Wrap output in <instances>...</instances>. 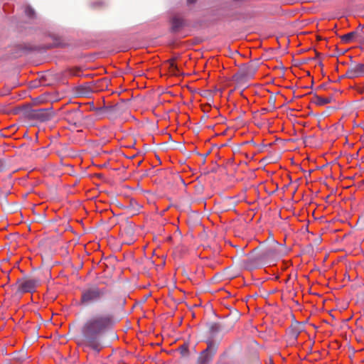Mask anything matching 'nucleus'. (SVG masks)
Wrapping results in <instances>:
<instances>
[{
    "mask_svg": "<svg viewBox=\"0 0 364 364\" xmlns=\"http://www.w3.org/2000/svg\"><path fill=\"white\" fill-rule=\"evenodd\" d=\"M80 71V68H70L67 70L68 75H78V72Z\"/></svg>",
    "mask_w": 364,
    "mask_h": 364,
    "instance_id": "17",
    "label": "nucleus"
},
{
    "mask_svg": "<svg viewBox=\"0 0 364 364\" xmlns=\"http://www.w3.org/2000/svg\"><path fill=\"white\" fill-rule=\"evenodd\" d=\"M318 88V89H325L326 88V85H321Z\"/></svg>",
    "mask_w": 364,
    "mask_h": 364,
    "instance_id": "25",
    "label": "nucleus"
},
{
    "mask_svg": "<svg viewBox=\"0 0 364 364\" xmlns=\"http://www.w3.org/2000/svg\"><path fill=\"white\" fill-rule=\"evenodd\" d=\"M283 254V247L278 242L273 241L271 245L261 249L257 256V259L259 260H266L280 257Z\"/></svg>",
    "mask_w": 364,
    "mask_h": 364,
    "instance_id": "5",
    "label": "nucleus"
},
{
    "mask_svg": "<svg viewBox=\"0 0 364 364\" xmlns=\"http://www.w3.org/2000/svg\"><path fill=\"white\" fill-rule=\"evenodd\" d=\"M109 293L110 291L107 287H101L94 284H88L81 291L80 304L83 306H88L100 302Z\"/></svg>",
    "mask_w": 364,
    "mask_h": 364,
    "instance_id": "2",
    "label": "nucleus"
},
{
    "mask_svg": "<svg viewBox=\"0 0 364 364\" xmlns=\"http://www.w3.org/2000/svg\"><path fill=\"white\" fill-rule=\"evenodd\" d=\"M168 63H169V65H170V68L172 70L171 71L173 73H174L175 71H177L178 70V67L177 65L174 63L173 62V59H171L168 60Z\"/></svg>",
    "mask_w": 364,
    "mask_h": 364,
    "instance_id": "18",
    "label": "nucleus"
},
{
    "mask_svg": "<svg viewBox=\"0 0 364 364\" xmlns=\"http://www.w3.org/2000/svg\"><path fill=\"white\" fill-rule=\"evenodd\" d=\"M363 26L359 25L357 28L350 33H348L341 37V41L344 43H350L353 42H359L364 43V31Z\"/></svg>",
    "mask_w": 364,
    "mask_h": 364,
    "instance_id": "8",
    "label": "nucleus"
},
{
    "mask_svg": "<svg viewBox=\"0 0 364 364\" xmlns=\"http://www.w3.org/2000/svg\"><path fill=\"white\" fill-rule=\"evenodd\" d=\"M92 110L95 111L99 114L106 115L108 118L113 119L119 113V105H114L113 106H104L102 107H93Z\"/></svg>",
    "mask_w": 364,
    "mask_h": 364,
    "instance_id": "10",
    "label": "nucleus"
},
{
    "mask_svg": "<svg viewBox=\"0 0 364 364\" xmlns=\"http://www.w3.org/2000/svg\"><path fill=\"white\" fill-rule=\"evenodd\" d=\"M255 364H260V363H259L258 362H256Z\"/></svg>",
    "mask_w": 364,
    "mask_h": 364,
    "instance_id": "28",
    "label": "nucleus"
},
{
    "mask_svg": "<svg viewBox=\"0 0 364 364\" xmlns=\"http://www.w3.org/2000/svg\"><path fill=\"white\" fill-rule=\"evenodd\" d=\"M218 346L212 341L208 342L207 348L201 351L196 361V364H210L217 352Z\"/></svg>",
    "mask_w": 364,
    "mask_h": 364,
    "instance_id": "7",
    "label": "nucleus"
},
{
    "mask_svg": "<svg viewBox=\"0 0 364 364\" xmlns=\"http://www.w3.org/2000/svg\"><path fill=\"white\" fill-rule=\"evenodd\" d=\"M198 0H186L187 5L195 4Z\"/></svg>",
    "mask_w": 364,
    "mask_h": 364,
    "instance_id": "21",
    "label": "nucleus"
},
{
    "mask_svg": "<svg viewBox=\"0 0 364 364\" xmlns=\"http://www.w3.org/2000/svg\"><path fill=\"white\" fill-rule=\"evenodd\" d=\"M77 117H82V114L80 112L78 111H75L74 113H73Z\"/></svg>",
    "mask_w": 364,
    "mask_h": 364,
    "instance_id": "22",
    "label": "nucleus"
},
{
    "mask_svg": "<svg viewBox=\"0 0 364 364\" xmlns=\"http://www.w3.org/2000/svg\"><path fill=\"white\" fill-rule=\"evenodd\" d=\"M25 14L30 18H34L36 17V12L34 9L30 6H27L25 8Z\"/></svg>",
    "mask_w": 364,
    "mask_h": 364,
    "instance_id": "15",
    "label": "nucleus"
},
{
    "mask_svg": "<svg viewBox=\"0 0 364 364\" xmlns=\"http://www.w3.org/2000/svg\"><path fill=\"white\" fill-rule=\"evenodd\" d=\"M346 76L350 79L364 77V64L351 63L346 70Z\"/></svg>",
    "mask_w": 364,
    "mask_h": 364,
    "instance_id": "9",
    "label": "nucleus"
},
{
    "mask_svg": "<svg viewBox=\"0 0 364 364\" xmlns=\"http://www.w3.org/2000/svg\"><path fill=\"white\" fill-rule=\"evenodd\" d=\"M359 220L364 225V213L359 218Z\"/></svg>",
    "mask_w": 364,
    "mask_h": 364,
    "instance_id": "23",
    "label": "nucleus"
},
{
    "mask_svg": "<svg viewBox=\"0 0 364 364\" xmlns=\"http://www.w3.org/2000/svg\"><path fill=\"white\" fill-rule=\"evenodd\" d=\"M257 70V67L250 63L241 67L232 76V80L240 86L245 85L248 80L252 79Z\"/></svg>",
    "mask_w": 364,
    "mask_h": 364,
    "instance_id": "4",
    "label": "nucleus"
},
{
    "mask_svg": "<svg viewBox=\"0 0 364 364\" xmlns=\"http://www.w3.org/2000/svg\"><path fill=\"white\" fill-rule=\"evenodd\" d=\"M216 364H231V363H229V362L220 360V361H218Z\"/></svg>",
    "mask_w": 364,
    "mask_h": 364,
    "instance_id": "24",
    "label": "nucleus"
},
{
    "mask_svg": "<svg viewBox=\"0 0 364 364\" xmlns=\"http://www.w3.org/2000/svg\"><path fill=\"white\" fill-rule=\"evenodd\" d=\"M40 284V280L37 278L24 277L18 279L16 284V294L21 295L25 293H33Z\"/></svg>",
    "mask_w": 364,
    "mask_h": 364,
    "instance_id": "3",
    "label": "nucleus"
},
{
    "mask_svg": "<svg viewBox=\"0 0 364 364\" xmlns=\"http://www.w3.org/2000/svg\"><path fill=\"white\" fill-rule=\"evenodd\" d=\"M269 364H273L272 360H269Z\"/></svg>",
    "mask_w": 364,
    "mask_h": 364,
    "instance_id": "27",
    "label": "nucleus"
},
{
    "mask_svg": "<svg viewBox=\"0 0 364 364\" xmlns=\"http://www.w3.org/2000/svg\"><path fill=\"white\" fill-rule=\"evenodd\" d=\"M124 233L127 235H132L134 233L133 228L131 226L127 227L124 228Z\"/></svg>",
    "mask_w": 364,
    "mask_h": 364,
    "instance_id": "20",
    "label": "nucleus"
},
{
    "mask_svg": "<svg viewBox=\"0 0 364 364\" xmlns=\"http://www.w3.org/2000/svg\"><path fill=\"white\" fill-rule=\"evenodd\" d=\"M228 331L224 321L211 323L209 326V332L212 337H215L218 333H227Z\"/></svg>",
    "mask_w": 364,
    "mask_h": 364,
    "instance_id": "11",
    "label": "nucleus"
},
{
    "mask_svg": "<svg viewBox=\"0 0 364 364\" xmlns=\"http://www.w3.org/2000/svg\"><path fill=\"white\" fill-rule=\"evenodd\" d=\"M171 31L173 33H177L185 26V21L181 17L173 16L171 20Z\"/></svg>",
    "mask_w": 364,
    "mask_h": 364,
    "instance_id": "13",
    "label": "nucleus"
},
{
    "mask_svg": "<svg viewBox=\"0 0 364 364\" xmlns=\"http://www.w3.org/2000/svg\"><path fill=\"white\" fill-rule=\"evenodd\" d=\"M7 167L8 166L6 164V162L3 159H0V172H2L4 170H6Z\"/></svg>",
    "mask_w": 364,
    "mask_h": 364,
    "instance_id": "19",
    "label": "nucleus"
},
{
    "mask_svg": "<svg viewBox=\"0 0 364 364\" xmlns=\"http://www.w3.org/2000/svg\"><path fill=\"white\" fill-rule=\"evenodd\" d=\"M179 350L181 354L184 356L187 357L189 355V350L188 346L187 344H183L179 347Z\"/></svg>",
    "mask_w": 364,
    "mask_h": 364,
    "instance_id": "16",
    "label": "nucleus"
},
{
    "mask_svg": "<svg viewBox=\"0 0 364 364\" xmlns=\"http://www.w3.org/2000/svg\"><path fill=\"white\" fill-rule=\"evenodd\" d=\"M95 91V86L91 83H85L76 87V93L80 97H90Z\"/></svg>",
    "mask_w": 364,
    "mask_h": 364,
    "instance_id": "12",
    "label": "nucleus"
},
{
    "mask_svg": "<svg viewBox=\"0 0 364 364\" xmlns=\"http://www.w3.org/2000/svg\"><path fill=\"white\" fill-rule=\"evenodd\" d=\"M115 324L114 316L109 313L97 312L89 316L80 328L77 345L84 352L98 354L103 348L102 336Z\"/></svg>",
    "mask_w": 364,
    "mask_h": 364,
    "instance_id": "1",
    "label": "nucleus"
},
{
    "mask_svg": "<svg viewBox=\"0 0 364 364\" xmlns=\"http://www.w3.org/2000/svg\"><path fill=\"white\" fill-rule=\"evenodd\" d=\"M334 98L332 95H330L327 97H321L318 95H315L314 102L318 106H323L326 104L331 103L334 101Z\"/></svg>",
    "mask_w": 364,
    "mask_h": 364,
    "instance_id": "14",
    "label": "nucleus"
},
{
    "mask_svg": "<svg viewBox=\"0 0 364 364\" xmlns=\"http://www.w3.org/2000/svg\"><path fill=\"white\" fill-rule=\"evenodd\" d=\"M26 116L28 119L43 122L51 119L53 117V113L51 107L46 109H31L26 111Z\"/></svg>",
    "mask_w": 364,
    "mask_h": 364,
    "instance_id": "6",
    "label": "nucleus"
},
{
    "mask_svg": "<svg viewBox=\"0 0 364 364\" xmlns=\"http://www.w3.org/2000/svg\"><path fill=\"white\" fill-rule=\"evenodd\" d=\"M73 124H74L75 127H77L78 122H73Z\"/></svg>",
    "mask_w": 364,
    "mask_h": 364,
    "instance_id": "26",
    "label": "nucleus"
}]
</instances>
